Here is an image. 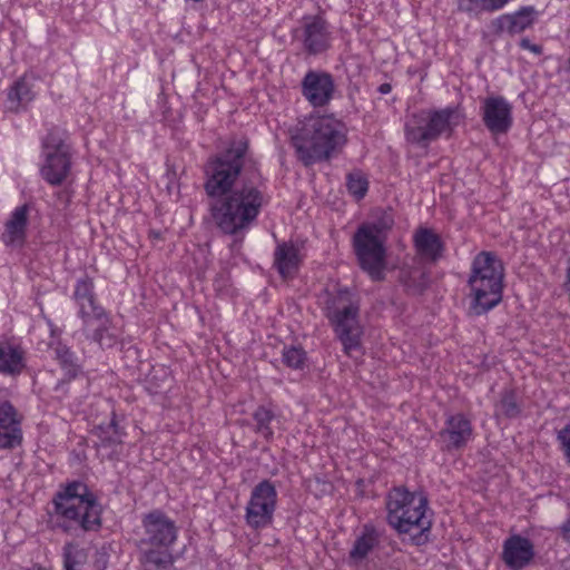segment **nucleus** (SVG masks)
I'll list each match as a JSON object with an SVG mask.
<instances>
[{"mask_svg":"<svg viewBox=\"0 0 570 570\" xmlns=\"http://www.w3.org/2000/svg\"><path fill=\"white\" fill-rule=\"evenodd\" d=\"M247 142L234 141L206 165L204 189L214 225L225 235L244 236L268 206L271 195Z\"/></svg>","mask_w":570,"mask_h":570,"instance_id":"1","label":"nucleus"},{"mask_svg":"<svg viewBox=\"0 0 570 570\" xmlns=\"http://www.w3.org/2000/svg\"><path fill=\"white\" fill-rule=\"evenodd\" d=\"M345 141V125L327 115L309 117L292 136L296 155L305 166L330 159Z\"/></svg>","mask_w":570,"mask_h":570,"instance_id":"2","label":"nucleus"},{"mask_svg":"<svg viewBox=\"0 0 570 570\" xmlns=\"http://www.w3.org/2000/svg\"><path fill=\"white\" fill-rule=\"evenodd\" d=\"M138 547L145 570H167L174 559L171 547L178 538L176 522L161 510H153L141 519Z\"/></svg>","mask_w":570,"mask_h":570,"instance_id":"3","label":"nucleus"},{"mask_svg":"<svg viewBox=\"0 0 570 570\" xmlns=\"http://www.w3.org/2000/svg\"><path fill=\"white\" fill-rule=\"evenodd\" d=\"M503 267L495 255L481 252L472 263L469 277L470 313L482 315L494 308L502 299Z\"/></svg>","mask_w":570,"mask_h":570,"instance_id":"4","label":"nucleus"},{"mask_svg":"<svg viewBox=\"0 0 570 570\" xmlns=\"http://www.w3.org/2000/svg\"><path fill=\"white\" fill-rule=\"evenodd\" d=\"M324 311L344 352L350 355L357 351L361 347L363 326L360 321V303L355 295L346 288L328 293Z\"/></svg>","mask_w":570,"mask_h":570,"instance_id":"5","label":"nucleus"},{"mask_svg":"<svg viewBox=\"0 0 570 570\" xmlns=\"http://www.w3.org/2000/svg\"><path fill=\"white\" fill-rule=\"evenodd\" d=\"M56 514L68 524L92 530L100 525V505L94 493L80 481H72L58 491L52 500Z\"/></svg>","mask_w":570,"mask_h":570,"instance_id":"6","label":"nucleus"},{"mask_svg":"<svg viewBox=\"0 0 570 570\" xmlns=\"http://www.w3.org/2000/svg\"><path fill=\"white\" fill-rule=\"evenodd\" d=\"M428 500L421 493L410 492L404 487L392 489L386 499L387 522L400 533H423L431 528L426 515Z\"/></svg>","mask_w":570,"mask_h":570,"instance_id":"7","label":"nucleus"},{"mask_svg":"<svg viewBox=\"0 0 570 570\" xmlns=\"http://www.w3.org/2000/svg\"><path fill=\"white\" fill-rule=\"evenodd\" d=\"M460 112L452 107L421 110L412 115L405 124L406 140L420 147H428L441 136H450L460 124Z\"/></svg>","mask_w":570,"mask_h":570,"instance_id":"8","label":"nucleus"},{"mask_svg":"<svg viewBox=\"0 0 570 570\" xmlns=\"http://www.w3.org/2000/svg\"><path fill=\"white\" fill-rule=\"evenodd\" d=\"M65 137V131L53 128L42 140L45 159L40 175L51 186L62 185L71 171L70 149Z\"/></svg>","mask_w":570,"mask_h":570,"instance_id":"9","label":"nucleus"},{"mask_svg":"<svg viewBox=\"0 0 570 570\" xmlns=\"http://www.w3.org/2000/svg\"><path fill=\"white\" fill-rule=\"evenodd\" d=\"M352 243L360 267L371 279L375 282L384 279L386 240L368 234L367 228H357Z\"/></svg>","mask_w":570,"mask_h":570,"instance_id":"10","label":"nucleus"},{"mask_svg":"<svg viewBox=\"0 0 570 570\" xmlns=\"http://www.w3.org/2000/svg\"><path fill=\"white\" fill-rule=\"evenodd\" d=\"M278 493L269 480L258 482L250 491L245 509L246 524L254 530L269 527L274 520Z\"/></svg>","mask_w":570,"mask_h":570,"instance_id":"11","label":"nucleus"},{"mask_svg":"<svg viewBox=\"0 0 570 570\" xmlns=\"http://www.w3.org/2000/svg\"><path fill=\"white\" fill-rule=\"evenodd\" d=\"M481 116L484 126L493 135L505 134L513 124L512 106L502 96H489L483 99Z\"/></svg>","mask_w":570,"mask_h":570,"instance_id":"12","label":"nucleus"},{"mask_svg":"<svg viewBox=\"0 0 570 570\" xmlns=\"http://www.w3.org/2000/svg\"><path fill=\"white\" fill-rule=\"evenodd\" d=\"M334 92V79L328 72L309 70L302 80V95L313 107L328 105Z\"/></svg>","mask_w":570,"mask_h":570,"instance_id":"13","label":"nucleus"},{"mask_svg":"<svg viewBox=\"0 0 570 570\" xmlns=\"http://www.w3.org/2000/svg\"><path fill=\"white\" fill-rule=\"evenodd\" d=\"M22 442L21 415L8 401L0 404V450H11Z\"/></svg>","mask_w":570,"mask_h":570,"instance_id":"14","label":"nucleus"},{"mask_svg":"<svg viewBox=\"0 0 570 570\" xmlns=\"http://www.w3.org/2000/svg\"><path fill=\"white\" fill-rule=\"evenodd\" d=\"M472 434L470 420L456 413L448 416L444 428L440 431V440L446 450H460L472 439Z\"/></svg>","mask_w":570,"mask_h":570,"instance_id":"15","label":"nucleus"},{"mask_svg":"<svg viewBox=\"0 0 570 570\" xmlns=\"http://www.w3.org/2000/svg\"><path fill=\"white\" fill-rule=\"evenodd\" d=\"M534 557L532 542L519 534L509 537L503 543L502 560L513 570L528 566Z\"/></svg>","mask_w":570,"mask_h":570,"instance_id":"16","label":"nucleus"},{"mask_svg":"<svg viewBox=\"0 0 570 570\" xmlns=\"http://www.w3.org/2000/svg\"><path fill=\"white\" fill-rule=\"evenodd\" d=\"M331 33L326 21L318 17H309L303 24V45L311 55H317L330 47Z\"/></svg>","mask_w":570,"mask_h":570,"instance_id":"17","label":"nucleus"},{"mask_svg":"<svg viewBox=\"0 0 570 570\" xmlns=\"http://www.w3.org/2000/svg\"><path fill=\"white\" fill-rule=\"evenodd\" d=\"M303 262L301 247L293 242L277 244L274 252V267L279 275L287 279L293 278Z\"/></svg>","mask_w":570,"mask_h":570,"instance_id":"18","label":"nucleus"},{"mask_svg":"<svg viewBox=\"0 0 570 570\" xmlns=\"http://www.w3.org/2000/svg\"><path fill=\"white\" fill-rule=\"evenodd\" d=\"M28 205L18 206L11 213L10 218L4 224L2 240L8 246H21L26 239V229L28 225Z\"/></svg>","mask_w":570,"mask_h":570,"instance_id":"19","label":"nucleus"},{"mask_svg":"<svg viewBox=\"0 0 570 570\" xmlns=\"http://www.w3.org/2000/svg\"><path fill=\"white\" fill-rule=\"evenodd\" d=\"M37 79L32 75H24L18 79L8 91V108L19 111L31 102L36 95Z\"/></svg>","mask_w":570,"mask_h":570,"instance_id":"20","label":"nucleus"},{"mask_svg":"<svg viewBox=\"0 0 570 570\" xmlns=\"http://www.w3.org/2000/svg\"><path fill=\"white\" fill-rule=\"evenodd\" d=\"M532 6L522 7L512 14H503L495 20L498 29L511 35L520 33L531 27L537 17Z\"/></svg>","mask_w":570,"mask_h":570,"instance_id":"21","label":"nucleus"},{"mask_svg":"<svg viewBox=\"0 0 570 570\" xmlns=\"http://www.w3.org/2000/svg\"><path fill=\"white\" fill-rule=\"evenodd\" d=\"M414 245L417 254L425 261L435 262L442 255L441 238L429 228H420L415 232Z\"/></svg>","mask_w":570,"mask_h":570,"instance_id":"22","label":"nucleus"},{"mask_svg":"<svg viewBox=\"0 0 570 570\" xmlns=\"http://www.w3.org/2000/svg\"><path fill=\"white\" fill-rule=\"evenodd\" d=\"M380 544L379 531L370 524H365L361 534L355 539L353 548L350 551V559L355 562H362Z\"/></svg>","mask_w":570,"mask_h":570,"instance_id":"23","label":"nucleus"},{"mask_svg":"<svg viewBox=\"0 0 570 570\" xmlns=\"http://www.w3.org/2000/svg\"><path fill=\"white\" fill-rule=\"evenodd\" d=\"M24 366V352L19 345L9 342L0 343V373L19 374Z\"/></svg>","mask_w":570,"mask_h":570,"instance_id":"24","label":"nucleus"},{"mask_svg":"<svg viewBox=\"0 0 570 570\" xmlns=\"http://www.w3.org/2000/svg\"><path fill=\"white\" fill-rule=\"evenodd\" d=\"M397 279L407 293L420 294L426 287L425 271L416 265H402L397 272Z\"/></svg>","mask_w":570,"mask_h":570,"instance_id":"25","label":"nucleus"},{"mask_svg":"<svg viewBox=\"0 0 570 570\" xmlns=\"http://www.w3.org/2000/svg\"><path fill=\"white\" fill-rule=\"evenodd\" d=\"M394 225V216L391 210H377L373 215V219L363 223L358 228H367L368 234L380 236L387 240L389 233Z\"/></svg>","mask_w":570,"mask_h":570,"instance_id":"26","label":"nucleus"},{"mask_svg":"<svg viewBox=\"0 0 570 570\" xmlns=\"http://www.w3.org/2000/svg\"><path fill=\"white\" fill-rule=\"evenodd\" d=\"M91 334H86L92 341L97 342L101 347H111L118 342V330L111 324L109 316L106 314V323L98 322Z\"/></svg>","mask_w":570,"mask_h":570,"instance_id":"27","label":"nucleus"},{"mask_svg":"<svg viewBox=\"0 0 570 570\" xmlns=\"http://www.w3.org/2000/svg\"><path fill=\"white\" fill-rule=\"evenodd\" d=\"M95 433L104 446L120 444L125 436V432L119 428L115 414H112L111 420L107 424L96 426Z\"/></svg>","mask_w":570,"mask_h":570,"instance_id":"28","label":"nucleus"},{"mask_svg":"<svg viewBox=\"0 0 570 570\" xmlns=\"http://www.w3.org/2000/svg\"><path fill=\"white\" fill-rule=\"evenodd\" d=\"M77 307H78V316L82 321L85 334L90 333L91 328H94L98 322L106 323V314L107 313L98 304L97 301L90 302V304H88V305L83 304V312H85L83 314L81 313V305H77Z\"/></svg>","mask_w":570,"mask_h":570,"instance_id":"29","label":"nucleus"},{"mask_svg":"<svg viewBox=\"0 0 570 570\" xmlns=\"http://www.w3.org/2000/svg\"><path fill=\"white\" fill-rule=\"evenodd\" d=\"M53 356L59 362L65 372L70 376H76L79 371L78 358L66 345L58 343L52 347Z\"/></svg>","mask_w":570,"mask_h":570,"instance_id":"30","label":"nucleus"},{"mask_svg":"<svg viewBox=\"0 0 570 570\" xmlns=\"http://www.w3.org/2000/svg\"><path fill=\"white\" fill-rule=\"evenodd\" d=\"M253 419L256 423L255 431L266 440H271L274 435L272 426V423L275 420L274 413L265 406H258L253 414Z\"/></svg>","mask_w":570,"mask_h":570,"instance_id":"31","label":"nucleus"},{"mask_svg":"<svg viewBox=\"0 0 570 570\" xmlns=\"http://www.w3.org/2000/svg\"><path fill=\"white\" fill-rule=\"evenodd\" d=\"M72 297L76 305H81V313L83 314V304L88 305L90 302L97 301L92 281L87 276L79 278L75 285Z\"/></svg>","mask_w":570,"mask_h":570,"instance_id":"32","label":"nucleus"},{"mask_svg":"<svg viewBox=\"0 0 570 570\" xmlns=\"http://www.w3.org/2000/svg\"><path fill=\"white\" fill-rule=\"evenodd\" d=\"M520 411L517 394L512 390L503 391L500 401L495 405V413L507 417H515L519 415Z\"/></svg>","mask_w":570,"mask_h":570,"instance_id":"33","label":"nucleus"},{"mask_svg":"<svg viewBox=\"0 0 570 570\" xmlns=\"http://www.w3.org/2000/svg\"><path fill=\"white\" fill-rule=\"evenodd\" d=\"M87 561V554L83 549L77 544L68 543L63 548L65 570H81Z\"/></svg>","mask_w":570,"mask_h":570,"instance_id":"34","label":"nucleus"},{"mask_svg":"<svg viewBox=\"0 0 570 570\" xmlns=\"http://www.w3.org/2000/svg\"><path fill=\"white\" fill-rule=\"evenodd\" d=\"M283 363L293 370H302L306 362V353L297 346H285L282 353Z\"/></svg>","mask_w":570,"mask_h":570,"instance_id":"35","label":"nucleus"},{"mask_svg":"<svg viewBox=\"0 0 570 570\" xmlns=\"http://www.w3.org/2000/svg\"><path fill=\"white\" fill-rule=\"evenodd\" d=\"M460 11L471 16H479L482 12L493 11L491 0H456Z\"/></svg>","mask_w":570,"mask_h":570,"instance_id":"36","label":"nucleus"},{"mask_svg":"<svg viewBox=\"0 0 570 570\" xmlns=\"http://www.w3.org/2000/svg\"><path fill=\"white\" fill-rule=\"evenodd\" d=\"M346 186L353 196L361 199L367 191L368 183L361 173H351L347 175Z\"/></svg>","mask_w":570,"mask_h":570,"instance_id":"37","label":"nucleus"},{"mask_svg":"<svg viewBox=\"0 0 570 570\" xmlns=\"http://www.w3.org/2000/svg\"><path fill=\"white\" fill-rule=\"evenodd\" d=\"M567 462L570 464V424L558 432L557 436Z\"/></svg>","mask_w":570,"mask_h":570,"instance_id":"38","label":"nucleus"},{"mask_svg":"<svg viewBox=\"0 0 570 570\" xmlns=\"http://www.w3.org/2000/svg\"><path fill=\"white\" fill-rule=\"evenodd\" d=\"M520 47L522 49L529 50V51H531V52H533L535 55H541L542 53V47L539 46V45L531 43L528 38L521 39Z\"/></svg>","mask_w":570,"mask_h":570,"instance_id":"39","label":"nucleus"},{"mask_svg":"<svg viewBox=\"0 0 570 570\" xmlns=\"http://www.w3.org/2000/svg\"><path fill=\"white\" fill-rule=\"evenodd\" d=\"M561 529H562L563 538H564L568 542H570V519H569L567 522H564V523L562 524V528H561Z\"/></svg>","mask_w":570,"mask_h":570,"instance_id":"40","label":"nucleus"},{"mask_svg":"<svg viewBox=\"0 0 570 570\" xmlns=\"http://www.w3.org/2000/svg\"><path fill=\"white\" fill-rule=\"evenodd\" d=\"M392 90V86L387 82H384L382 83L380 87H379V91L382 94V95H386V94H390Z\"/></svg>","mask_w":570,"mask_h":570,"instance_id":"41","label":"nucleus"},{"mask_svg":"<svg viewBox=\"0 0 570 570\" xmlns=\"http://www.w3.org/2000/svg\"><path fill=\"white\" fill-rule=\"evenodd\" d=\"M568 65H569V68H570V56H569Z\"/></svg>","mask_w":570,"mask_h":570,"instance_id":"42","label":"nucleus"}]
</instances>
